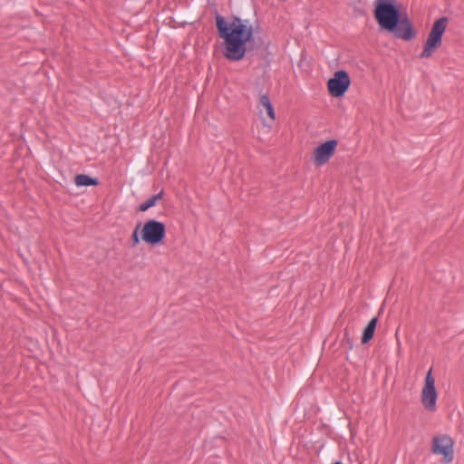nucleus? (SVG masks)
<instances>
[{"instance_id": "13", "label": "nucleus", "mask_w": 464, "mask_h": 464, "mask_svg": "<svg viewBox=\"0 0 464 464\" xmlns=\"http://www.w3.org/2000/svg\"><path fill=\"white\" fill-rule=\"evenodd\" d=\"M342 344L343 347H345L349 350L353 349V339L350 336V334L347 329L344 330V334H343V338L342 340Z\"/></svg>"}, {"instance_id": "1", "label": "nucleus", "mask_w": 464, "mask_h": 464, "mask_svg": "<svg viewBox=\"0 0 464 464\" xmlns=\"http://www.w3.org/2000/svg\"><path fill=\"white\" fill-rule=\"evenodd\" d=\"M216 26L218 36L224 40L223 56L232 62L242 60L246 52L250 51L247 44L251 43L254 35V26L248 20L234 16L230 23H227L224 16H216Z\"/></svg>"}, {"instance_id": "15", "label": "nucleus", "mask_w": 464, "mask_h": 464, "mask_svg": "<svg viewBox=\"0 0 464 464\" xmlns=\"http://www.w3.org/2000/svg\"><path fill=\"white\" fill-rule=\"evenodd\" d=\"M333 464H343V463H342V462H340V461H336V462H334V463H333Z\"/></svg>"}, {"instance_id": "8", "label": "nucleus", "mask_w": 464, "mask_h": 464, "mask_svg": "<svg viewBox=\"0 0 464 464\" xmlns=\"http://www.w3.org/2000/svg\"><path fill=\"white\" fill-rule=\"evenodd\" d=\"M338 141L329 140L316 147L313 153V162L315 166H323L329 161L334 154Z\"/></svg>"}, {"instance_id": "12", "label": "nucleus", "mask_w": 464, "mask_h": 464, "mask_svg": "<svg viewBox=\"0 0 464 464\" xmlns=\"http://www.w3.org/2000/svg\"><path fill=\"white\" fill-rule=\"evenodd\" d=\"M163 194H164V192H163V190H161L158 194L150 197V198H148L147 200H145L143 203H141L139 206V210L144 212V211L148 210L150 208L155 206L156 202L159 199L162 198Z\"/></svg>"}, {"instance_id": "4", "label": "nucleus", "mask_w": 464, "mask_h": 464, "mask_svg": "<svg viewBox=\"0 0 464 464\" xmlns=\"http://www.w3.org/2000/svg\"><path fill=\"white\" fill-rule=\"evenodd\" d=\"M166 235L165 225L155 219H149L140 232L141 239L151 246L161 244Z\"/></svg>"}, {"instance_id": "14", "label": "nucleus", "mask_w": 464, "mask_h": 464, "mask_svg": "<svg viewBox=\"0 0 464 464\" xmlns=\"http://www.w3.org/2000/svg\"><path fill=\"white\" fill-rule=\"evenodd\" d=\"M140 227V223L136 226V227L134 228V230L132 232V235H131L132 246H137L140 243V237L138 235Z\"/></svg>"}, {"instance_id": "3", "label": "nucleus", "mask_w": 464, "mask_h": 464, "mask_svg": "<svg viewBox=\"0 0 464 464\" xmlns=\"http://www.w3.org/2000/svg\"><path fill=\"white\" fill-rule=\"evenodd\" d=\"M449 24V18L442 16L437 19L429 33L427 41L424 44L423 50L420 54V59H429L434 52L440 47L442 44V35L445 33Z\"/></svg>"}, {"instance_id": "9", "label": "nucleus", "mask_w": 464, "mask_h": 464, "mask_svg": "<svg viewBox=\"0 0 464 464\" xmlns=\"http://www.w3.org/2000/svg\"><path fill=\"white\" fill-rule=\"evenodd\" d=\"M377 323H378V318L373 317L372 319L370 320L368 324L363 329L362 336V343L363 344L368 343L373 338Z\"/></svg>"}, {"instance_id": "5", "label": "nucleus", "mask_w": 464, "mask_h": 464, "mask_svg": "<svg viewBox=\"0 0 464 464\" xmlns=\"http://www.w3.org/2000/svg\"><path fill=\"white\" fill-rule=\"evenodd\" d=\"M351 85L349 73L344 70L336 71L327 82V89L332 97L338 98L347 92Z\"/></svg>"}, {"instance_id": "6", "label": "nucleus", "mask_w": 464, "mask_h": 464, "mask_svg": "<svg viewBox=\"0 0 464 464\" xmlns=\"http://www.w3.org/2000/svg\"><path fill=\"white\" fill-rule=\"evenodd\" d=\"M438 393L435 388V380L432 377L431 370L426 375L424 386L421 391V402L424 408L430 411L436 410Z\"/></svg>"}, {"instance_id": "7", "label": "nucleus", "mask_w": 464, "mask_h": 464, "mask_svg": "<svg viewBox=\"0 0 464 464\" xmlns=\"http://www.w3.org/2000/svg\"><path fill=\"white\" fill-rule=\"evenodd\" d=\"M453 440L449 435H438L432 439L433 453L442 455L445 463L453 460Z\"/></svg>"}, {"instance_id": "11", "label": "nucleus", "mask_w": 464, "mask_h": 464, "mask_svg": "<svg viewBox=\"0 0 464 464\" xmlns=\"http://www.w3.org/2000/svg\"><path fill=\"white\" fill-rule=\"evenodd\" d=\"M259 106H262L266 109V113L270 119H276L275 110L267 94L260 95Z\"/></svg>"}, {"instance_id": "10", "label": "nucleus", "mask_w": 464, "mask_h": 464, "mask_svg": "<svg viewBox=\"0 0 464 464\" xmlns=\"http://www.w3.org/2000/svg\"><path fill=\"white\" fill-rule=\"evenodd\" d=\"M74 182L77 187H90V186H97L99 184V180L96 178H92L85 174H78L74 178Z\"/></svg>"}, {"instance_id": "2", "label": "nucleus", "mask_w": 464, "mask_h": 464, "mask_svg": "<svg viewBox=\"0 0 464 464\" xmlns=\"http://www.w3.org/2000/svg\"><path fill=\"white\" fill-rule=\"evenodd\" d=\"M373 14L381 28L395 37L410 41L416 36L408 15L401 14L396 0H376Z\"/></svg>"}]
</instances>
